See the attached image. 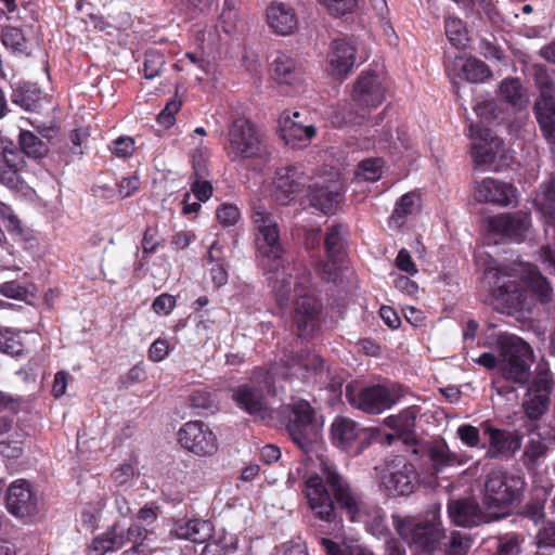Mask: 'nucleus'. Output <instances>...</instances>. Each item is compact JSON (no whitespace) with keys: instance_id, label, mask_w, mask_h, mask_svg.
<instances>
[{"instance_id":"f257e3e1","label":"nucleus","mask_w":555,"mask_h":555,"mask_svg":"<svg viewBox=\"0 0 555 555\" xmlns=\"http://www.w3.org/2000/svg\"><path fill=\"white\" fill-rule=\"evenodd\" d=\"M253 221L258 232V258L275 301L281 309L287 308L294 294L298 336L307 338L315 327L319 312L318 302L310 296V271L305 266H297L284 259L278 223L264 206H255Z\"/></svg>"},{"instance_id":"f03ea898","label":"nucleus","mask_w":555,"mask_h":555,"mask_svg":"<svg viewBox=\"0 0 555 555\" xmlns=\"http://www.w3.org/2000/svg\"><path fill=\"white\" fill-rule=\"evenodd\" d=\"M283 366L274 365L271 370L258 369L250 379L232 389V399L236 405L250 415L267 418L270 415L268 396L275 393L274 377L282 375L285 379L297 375L298 371L317 372L323 365L320 356L309 350H285Z\"/></svg>"},{"instance_id":"7ed1b4c3","label":"nucleus","mask_w":555,"mask_h":555,"mask_svg":"<svg viewBox=\"0 0 555 555\" xmlns=\"http://www.w3.org/2000/svg\"><path fill=\"white\" fill-rule=\"evenodd\" d=\"M320 470L332 487L339 507L351 521L362 522L366 530L378 539L389 535L386 515L379 506L363 501L328 460L320 459Z\"/></svg>"},{"instance_id":"20e7f679","label":"nucleus","mask_w":555,"mask_h":555,"mask_svg":"<svg viewBox=\"0 0 555 555\" xmlns=\"http://www.w3.org/2000/svg\"><path fill=\"white\" fill-rule=\"evenodd\" d=\"M525 486L520 476L492 469L485 477L482 502L489 509L504 513L520 500Z\"/></svg>"},{"instance_id":"39448f33","label":"nucleus","mask_w":555,"mask_h":555,"mask_svg":"<svg viewBox=\"0 0 555 555\" xmlns=\"http://www.w3.org/2000/svg\"><path fill=\"white\" fill-rule=\"evenodd\" d=\"M286 409L289 411L286 430L292 440L305 453L313 451L322 427L315 410L307 400L296 398L292 399Z\"/></svg>"},{"instance_id":"423d86ee","label":"nucleus","mask_w":555,"mask_h":555,"mask_svg":"<svg viewBox=\"0 0 555 555\" xmlns=\"http://www.w3.org/2000/svg\"><path fill=\"white\" fill-rule=\"evenodd\" d=\"M500 371L512 383L524 385L531 375L533 354L531 347L515 335H505L500 339Z\"/></svg>"},{"instance_id":"0eeeda50","label":"nucleus","mask_w":555,"mask_h":555,"mask_svg":"<svg viewBox=\"0 0 555 555\" xmlns=\"http://www.w3.org/2000/svg\"><path fill=\"white\" fill-rule=\"evenodd\" d=\"M225 152L232 160L258 158L266 160L269 151L257 128L248 119H235L228 131Z\"/></svg>"},{"instance_id":"6e6552de","label":"nucleus","mask_w":555,"mask_h":555,"mask_svg":"<svg viewBox=\"0 0 555 555\" xmlns=\"http://www.w3.org/2000/svg\"><path fill=\"white\" fill-rule=\"evenodd\" d=\"M539 96L533 104V112L543 134L550 143L555 144V83L547 68L533 64L530 68Z\"/></svg>"},{"instance_id":"1a4fd4ad","label":"nucleus","mask_w":555,"mask_h":555,"mask_svg":"<svg viewBox=\"0 0 555 555\" xmlns=\"http://www.w3.org/2000/svg\"><path fill=\"white\" fill-rule=\"evenodd\" d=\"M483 281L492 289L493 297L504 309L529 310L527 291L520 282L512 280L511 276L498 267H487L483 273Z\"/></svg>"},{"instance_id":"9d476101","label":"nucleus","mask_w":555,"mask_h":555,"mask_svg":"<svg viewBox=\"0 0 555 555\" xmlns=\"http://www.w3.org/2000/svg\"><path fill=\"white\" fill-rule=\"evenodd\" d=\"M402 393L398 386L372 385L354 392L347 386L346 397L356 409L367 414H380L395 405Z\"/></svg>"},{"instance_id":"9b49d317","label":"nucleus","mask_w":555,"mask_h":555,"mask_svg":"<svg viewBox=\"0 0 555 555\" xmlns=\"http://www.w3.org/2000/svg\"><path fill=\"white\" fill-rule=\"evenodd\" d=\"M308 188L312 207L325 215H333L337 211L345 194V183L338 170L331 168Z\"/></svg>"},{"instance_id":"f8f14e48","label":"nucleus","mask_w":555,"mask_h":555,"mask_svg":"<svg viewBox=\"0 0 555 555\" xmlns=\"http://www.w3.org/2000/svg\"><path fill=\"white\" fill-rule=\"evenodd\" d=\"M469 137L472 139L470 156L476 166L493 167L498 170L500 167L498 159H507L503 141L493 135L490 129L472 124Z\"/></svg>"},{"instance_id":"ddd939ff","label":"nucleus","mask_w":555,"mask_h":555,"mask_svg":"<svg viewBox=\"0 0 555 555\" xmlns=\"http://www.w3.org/2000/svg\"><path fill=\"white\" fill-rule=\"evenodd\" d=\"M5 503L8 511L18 518H34L43 506L38 491L24 479L11 483L7 491Z\"/></svg>"},{"instance_id":"4468645a","label":"nucleus","mask_w":555,"mask_h":555,"mask_svg":"<svg viewBox=\"0 0 555 555\" xmlns=\"http://www.w3.org/2000/svg\"><path fill=\"white\" fill-rule=\"evenodd\" d=\"M554 380L547 370L537 372L524 395L521 406L530 421L540 420L548 410Z\"/></svg>"},{"instance_id":"2eb2a0df","label":"nucleus","mask_w":555,"mask_h":555,"mask_svg":"<svg viewBox=\"0 0 555 555\" xmlns=\"http://www.w3.org/2000/svg\"><path fill=\"white\" fill-rule=\"evenodd\" d=\"M181 446L198 456L212 455L218 450V440L210 428L201 421L188 422L179 430Z\"/></svg>"},{"instance_id":"dca6fc26","label":"nucleus","mask_w":555,"mask_h":555,"mask_svg":"<svg viewBox=\"0 0 555 555\" xmlns=\"http://www.w3.org/2000/svg\"><path fill=\"white\" fill-rule=\"evenodd\" d=\"M310 178L296 166L280 168L273 181L272 194L282 205L289 204L305 188H308Z\"/></svg>"},{"instance_id":"f3484780","label":"nucleus","mask_w":555,"mask_h":555,"mask_svg":"<svg viewBox=\"0 0 555 555\" xmlns=\"http://www.w3.org/2000/svg\"><path fill=\"white\" fill-rule=\"evenodd\" d=\"M416 483V470L404 457L398 456L387 465V473L383 476V485L389 493L409 495L414 491Z\"/></svg>"},{"instance_id":"a211bd4d","label":"nucleus","mask_w":555,"mask_h":555,"mask_svg":"<svg viewBox=\"0 0 555 555\" xmlns=\"http://www.w3.org/2000/svg\"><path fill=\"white\" fill-rule=\"evenodd\" d=\"M305 493L310 509L320 520L326 522L335 521L336 512L334 501L322 477L317 474L309 476L306 480Z\"/></svg>"},{"instance_id":"6ab92c4d","label":"nucleus","mask_w":555,"mask_h":555,"mask_svg":"<svg viewBox=\"0 0 555 555\" xmlns=\"http://www.w3.org/2000/svg\"><path fill=\"white\" fill-rule=\"evenodd\" d=\"M386 95V89L377 74L362 73L353 85L352 101L362 108H375L380 105Z\"/></svg>"},{"instance_id":"aec40b11","label":"nucleus","mask_w":555,"mask_h":555,"mask_svg":"<svg viewBox=\"0 0 555 555\" xmlns=\"http://www.w3.org/2000/svg\"><path fill=\"white\" fill-rule=\"evenodd\" d=\"M356 62V48L346 39L332 41L327 55V74L335 79H345Z\"/></svg>"},{"instance_id":"412c9836","label":"nucleus","mask_w":555,"mask_h":555,"mask_svg":"<svg viewBox=\"0 0 555 555\" xmlns=\"http://www.w3.org/2000/svg\"><path fill=\"white\" fill-rule=\"evenodd\" d=\"M530 224V214L521 210L500 214L489 219V227L493 232L515 242H521L525 238Z\"/></svg>"},{"instance_id":"4be33fe9","label":"nucleus","mask_w":555,"mask_h":555,"mask_svg":"<svg viewBox=\"0 0 555 555\" xmlns=\"http://www.w3.org/2000/svg\"><path fill=\"white\" fill-rule=\"evenodd\" d=\"M24 164V157L12 143L0 146V183L11 190H23L21 170Z\"/></svg>"},{"instance_id":"5701e85b","label":"nucleus","mask_w":555,"mask_h":555,"mask_svg":"<svg viewBox=\"0 0 555 555\" xmlns=\"http://www.w3.org/2000/svg\"><path fill=\"white\" fill-rule=\"evenodd\" d=\"M474 197L479 203L507 206L515 199L516 190L509 183L493 178H485L480 182H475Z\"/></svg>"},{"instance_id":"b1692460","label":"nucleus","mask_w":555,"mask_h":555,"mask_svg":"<svg viewBox=\"0 0 555 555\" xmlns=\"http://www.w3.org/2000/svg\"><path fill=\"white\" fill-rule=\"evenodd\" d=\"M448 515L455 526L465 528L476 527L490 520L478 503L470 499L451 500L448 503Z\"/></svg>"},{"instance_id":"393cba45","label":"nucleus","mask_w":555,"mask_h":555,"mask_svg":"<svg viewBox=\"0 0 555 555\" xmlns=\"http://www.w3.org/2000/svg\"><path fill=\"white\" fill-rule=\"evenodd\" d=\"M485 434L489 436V447L486 452L489 459H508L521 447L520 438L512 431L487 426Z\"/></svg>"},{"instance_id":"a878e982","label":"nucleus","mask_w":555,"mask_h":555,"mask_svg":"<svg viewBox=\"0 0 555 555\" xmlns=\"http://www.w3.org/2000/svg\"><path fill=\"white\" fill-rule=\"evenodd\" d=\"M443 537L444 532L436 513L431 514V519L427 518L416 524L411 530L412 543L427 554L435 550Z\"/></svg>"},{"instance_id":"bb28decb","label":"nucleus","mask_w":555,"mask_h":555,"mask_svg":"<svg viewBox=\"0 0 555 555\" xmlns=\"http://www.w3.org/2000/svg\"><path fill=\"white\" fill-rule=\"evenodd\" d=\"M427 455L436 473H441L446 468L462 466L469 461L464 452L452 451L443 440L431 442L427 449Z\"/></svg>"},{"instance_id":"cd10ccee","label":"nucleus","mask_w":555,"mask_h":555,"mask_svg":"<svg viewBox=\"0 0 555 555\" xmlns=\"http://www.w3.org/2000/svg\"><path fill=\"white\" fill-rule=\"evenodd\" d=\"M279 121L283 140L294 147L306 146L317 133L314 126H305L301 121L292 119L289 111L283 112Z\"/></svg>"},{"instance_id":"c85d7f7f","label":"nucleus","mask_w":555,"mask_h":555,"mask_svg":"<svg viewBox=\"0 0 555 555\" xmlns=\"http://www.w3.org/2000/svg\"><path fill=\"white\" fill-rule=\"evenodd\" d=\"M273 79L280 85L293 86L299 82L304 75L301 64L287 53L280 52L271 63Z\"/></svg>"},{"instance_id":"c756f323","label":"nucleus","mask_w":555,"mask_h":555,"mask_svg":"<svg viewBox=\"0 0 555 555\" xmlns=\"http://www.w3.org/2000/svg\"><path fill=\"white\" fill-rule=\"evenodd\" d=\"M269 26L279 35L287 36L297 28V17L294 10L282 2L272 3L267 11Z\"/></svg>"},{"instance_id":"7c9ffc66","label":"nucleus","mask_w":555,"mask_h":555,"mask_svg":"<svg viewBox=\"0 0 555 555\" xmlns=\"http://www.w3.org/2000/svg\"><path fill=\"white\" fill-rule=\"evenodd\" d=\"M418 412L420 409L417 406H409L397 415L386 417L384 423L387 427L397 433L398 438H401L404 443H408L413 438Z\"/></svg>"},{"instance_id":"2f4dec72","label":"nucleus","mask_w":555,"mask_h":555,"mask_svg":"<svg viewBox=\"0 0 555 555\" xmlns=\"http://www.w3.org/2000/svg\"><path fill=\"white\" fill-rule=\"evenodd\" d=\"M362 434L363 429L354 421L344 416L336 417L331 427L333 442L344 450L351 448Z\"/></svg>"},{"instance_id":"473e14b6","label":"nucleus","mask_w":555,"mask_h":555,"mask_svg":"<svg viewBox=\"0 0 555 555\" xmlns=\"http://www.w3.org/2000/svg\"><path fill=\"white\" fill-rule=\"evenodd\" d=\"M499 94L512 107L521 111L530 102L527 89L518 78H505L499 85Z\"/></svg>"},{"instance_id":"72a5a7b5","label":"nucleus","mask_w":555,"mask_h":555,"mask_svg":"<svg viewBox=\"0 0 555 555\" xmlns=\"http://www.w3.org/2000/svg\"><path fill=\"white\" fill-rule=\"evenodd\" d=\"M521 282L539 302L548 304L552 301L553 288L548 281L534 267H528Z\"/></svg>"},{"instance_id":"f704fd0d","label":"nucleus","mask_w":555,"mask_h":555,"mask_svg":"<svg viewBox=\"0 0 555 555\" xmlns=\"http://www.w3.org/2000/svg\"><path fill=\"white\" fill-rule=\"evenodd\" d=\"M175 533L179 539L190 540L194 543H205L212 535V526L207 520H189L177 525Z\"/></svg>"},{"instance_id":"c9c22d12","label":"nucleus","mask_w":555,"mask_h":555,"mask_svg":"<svg viewBox=\"0 0 555 555\" xmlns=\"http://www.w3.org/2000/svg\"><path fill=\"white\" fill-rule=\"evenodd\" d=\"M454 65L460 70V77L469 82H482L492 75L488 65L475 57L457 59Z\"/></svg>"},{"instance_id":"e433bc0d","label":"nucleus","mask_w":555,"mask_h":555,"mask_svg":"<svg viewBox=\"0 0 555 555\" xmlns=\"http://www.w3.org/2000/svg\"><path fill=\"white\" fill-rule=\"evenodd\" d=\"M125 545L124 531L114 525L92 541L91 551L94 555H104L109 551L121 548Z\"/></svg>"},{"instance_id":"4c0bfd02","label":"nucleus","mask_w":555,"mask_h":555,"mask_svg":"<svg viewBox=\"0 0 555 555\" xmlns=\"http://www.w3.org/2000/svg\"><path fill=\"white\" fill-rule=\"evenodd\" d=\"M347 228L344 224H333L325 235V249L328 259H336L345 249Z\"/></svg>"},{"instance_id":"58836bf2","label":"nucleus","mask_w":555,"mask_h":555,"mask_svg":"<svg viewBox=\"0 0 555 555\" xmlns=\"http://www.w3.org/2000/svg\"><path fill=\"white\" fill-rule=\"evenodd\" d=\"M533 202L541 214L545 216L546 222L555 227V188L551 184L543 185Z\"/></svg>"},{"instance_id":"ea45409f","label":"nucleus","mask_w":555,"mask_h":555,"mask_svg":"<svg viewBox=\"0 0 555 555\" xmlns=\"http://www.w3.org/2000/svg\"><path fill=\"white\" fill-rule=\"evenodd\" d=\"M20 145L23 153L33 158L43 157L49 152L47 142L27 130L21 131Z\"/></svg>"},{"instance_id":"a19ab883","label":"nucleus","mask_w":555,"mask_h":555,"mask_svg":"<svg viewBox=\"0 0 555 555\" xmlns=\"http://www.w3.org/2000/svg\"><path fill=\"white\" fill-rule=\"evenodd\" d=\"M472 546V538L466 533L452 531L443 544V555H467Z\"/></svg>"},{"instance_id":"79ce46f5","label":"nucleus","mask_w":555,"mask_h":555,"mask_svg":"<svg viewBox=\"0 0 555 555\" xmlns=\"http://www.w3.org/2000/svg\"><path fill=\"white\" fill-rule=\"evenodd\" d=\"M524 538L517 533H506L495 539V553L493 555H519Z\"/></svg>"},{"instance_id":"37998d69","label":"nucleus","mask_w":555,"mask_h":555,"mask_svg":"<svg viewBox=\"0 0 555 555\" xmlns=\"http://www.w3.org/2000/svg\"><path fill=\"white\" fill-rule=\"evenodd\" d=\"M23 350L20 332L0 327V351L10 356H20Z\"/></svg>"},{"instance_id":"c03bdc74","label":"nucleus","mask_w":555,"mask_h":555,"mask_svg":"<svg viewBox=\"0 0 555 555\" xmlns=\"http://www.w3.org/2000/svg\"><path fill=\"white\" fill-rule=\"evenodd\" d=\"M1 38H2L3 44L7 48H10L14 52H17L21 54H29L28 49H27V40L21 29L13 27V26L5 27L2 30Z\"/></svg>"},{"instance_id":"a18cd8bd","label":"nucleus","mask_w":555,"mask_h":555,"mask_svg":"<svg viewBox=\"0 0 555 555\" xmlns=\"http://www.w3.org/2000/svg\"><path fill=\"white\" fill-rule=\"evenodd\" d=\"M418 205V196L414 193L404 194L397 203L391 215V221L397 225L403 223L404 218L411 215Z\"/></svg>"},{"instance_id":"49530a36","label":"nucleus","mask_w":555,"mask_h":555,"mask_svg":"<svg viewBox=\"0 0 555 555\" xmlns=\"http://www.w3.org/2000/svg\"><path fill=\"white\" fill-rule=\"evenodd\" d=\"M446 35L455 47H464L467 41V31L463 22L457 17L449 16L446 18Z\"/></svg>"},{"instance_id":"de8ad7c7","label":"nucleus","mask_w":555,"mask_h":555,"mask_svg":"<svg viewBox=\"0 0 555 555\" xmlns=\"http://www.w3.org/2000/svg\"><path fill=\"white\" fill-rule=\"evenodd\" d=\"M219 21L224 33L232 34L236 30L240 20L235 0H224Z\"/></svg>"},{"instance_id":"09e8293b","label":"nucleus","mask_w":555,"mask_h":555,"mask_svg":"<svg viewBox=\"0 0 555 555\" xmlns=\"http://www.w3.org/2000/svg\"><path fill=\"white\" fill-rule=\"evenodd\" d=\"M192 408L214 412L217 409L212 392L207 389H196L189 397Z\"/></svg>"},{"instance_id":"8fccbe9b","label":"nucleus","mask_w":555,"mask_h":555,"mask_svg":"<svg viewBox=\"0 0 555 555\" xmlns=\"http://www.w3.org/2000/svg\"><path fill=\"white\" fill-rule=\"evenodd\" d=\"M382 175V160L378 158H370L362 160L356 171L359 179L365 181H376Z\"/></svg>"},{"instance_id":"3c124183","label":"nucleus","mask_w":555,"mask_h":555,"mask_svg":"<svg viewBox=\"0 0 555 555\" xmlns=\"http://www.w3.org/2000/svg\"><path fill=\"white\" fill-rule=\"evenodd\" d=\"M547 452V446L540 438H531L525 450L527 465H535L537 462L544 457Z\"/></svg>"},{"instance_id":"603ef678","label":"nucleus","mask_w":555,"mask_h":555,"mask_svg":"<svg viewBox=\"0 0 555 555\" xmlns=\"http://www.w3.org/2000/svg\"><path fill=\"white\" fill-rule=\"evenodd\" d=\"M164 57L157 52H147L144 60V76L146 79L157 77L164 66Z\"/></svg>"},{"instance_id":"864d4df0","label":"nucleus","mask_w":555,"mask_h":555,"mask_svg":"<svg viewBox=\"0 0 555 555\" xmlns=\"http://www.w3.org/2000/svg\"><path fill=\"white\" fill-rule=\"evenodd\" d=\"M457 438L467 447L475 448L479 446V429L473 425L464 424L456 429Z\"/></svg>"},{"instance_id":"5fc2aeb1","label":"nucleus","mask_w":555,"mask_h":555,"mask_svg":"<svg viewBox=\"0 0 555 555\" xmlns=\"http://www.w3.org/2000/svg\"><path fill=\"white\" fill-rule=\"evenodd\" d=\"M496 103L491 98H480L474 105L476 114L488 121L496 117Z\"/></svg>"},{"instance_id":"6e6d98bb","label":"nucleus","mask_w":555,"mask_h":555,"mask_svg":"<svg viewBox=\"0 0 555 555\" xmlns=\"http://www.w3.org/2000/svg\"><path fill=\"white\" fill-rule=\"evenodd\" d=\"M217 219L224 225L230 227L236 223L240 219V210L232 204H223L217 209Z\"/></svg>"},{"instance_id":"4d7b16f0","label":"nucleus","mask_w":555,"mask_h":555,"mask_svg":"<svg viewBox=\"0 0 555 555\" xmlns=\"http://www.w3.org/2000/svg\"><path fill=\"white\" fill-rule=\"evenodd\" d=\"M150 533H152V531L147 528H144L138 524H132L124 532L125 544L131 542L133 545H139V548H141V543L147 538Z\"/></svg>"},{"instance_id":"13d9d810","label":"nucleus","mask_w":555,"mask_h":555,"mask_svg":"<svg viewBox=\"0 0 555 555\" xmlns=\"http://www.w3.org/2000/svg\"><path fill=\"white\" fill-rule=\"evenodd\" d=\"M181 105L182 102L180 100H171L168 102L157 116L158 122L166 128L172 126L175 122V115L179 112Z\"/></svg>"},{"instance_id":"bf43d9fd","label":"nucleus","mask_w":555,"mask_h":555,"mask_svg":"<svg viewBox=\"0 0 555 555\" xmlns=\"http://www.w3.org/2000/svg\"><path fill=\"white\" fill-rule=\"evenodd\" d=\"M334 15H344L352 11L356 0H319Z\"/></svg>"},{"instance_id":"052dcab7","label":"nucleus","mask_w":555,"mask_h":555,"mask_svg":"<svg viewBox=\"0 0 555 555\" xmlns=\"http://www.w3.org/2000/svg\"><path fill=\"white\" fill-rule=\"evenodd\" d=\"M538 545L541 547L555 546V522H547L537 534Z\"/></svg>"},{"instance_id":"680f3d73","label":"nucleus","mask_w":555,"mask_h":555,"mask_svg":"<svg viewBox=\"0 0 555 555\" xmlns=\"http://www.w3.org/2000/svg\"><path fill=\"white\" fill-rule=\"evenodd\" d=\"M176 306V299L169 294H162L153 301L152 308L157 314H168Z\"/></svg>"},{"instance_id":"e2e57ef3","label":"nucleus","mask_w":555,"mask_h":555,"mask_svg":"<svg viewBox=\"0 0 555 555\" xmlns=\"http://www.w3.org/2000/svg\"><path fill=\"white\" fill-rule=\"evenodd\" d=\"M112 151L118 157H128L134 151V141L130 137L119 138L114 141Z\"/></svg>"},{"instance_id":"0e129e2a","label":"nucleus","mask_w":555,"mask_h":555,"mask_svg":"<svg viewBox=\"0 0 555 555\" xmlns=\"http://www.w3.org/2000/svg\"><path fill=\"white\" fill-rule=\"evenodd\" d=\"M192 192L198 201L205 202L212 194V185L206 180V178H195V181L192 184Z\"/></svg>"},{"instance_id":"69168bd1","label":"nucleus","mask_w":555,"mask_h":555,"mask_svg":"<svg viewBox=\"0 0 555 555\" xmlns=\"http://www.w3.org/2000/svg\"><path fill=\"white\" fill-rule=\"evenodd\" d=\"M135 475V468L131 464L119 465L112 474L117 486L127 483Z\"/></svg>"},{"instance_id":"338daca9","label":"nucleus","mask_w":555,"mask_h":555,"mask_svg":"<svg viewBox=\"0 0 555 555\" xmlns=\"http://www.w3.org/2000/svg\"><path fill=\"white\" fill-rule=\"evenodd\" d=\"M169 352V345L166 339H156L149 350V358L154 362L164 360Z\"/></svg>"},{"instance_id":"774afa93","label":"nucleus","mask_w":555,"mask_h":555,"mask_svg":"<svg viewBox=\"0 0 555 555\" xmlns=\"http://www.w3.org/2000/svg\"><path fill=\"white\" fill-rule=\"evenodd\" d=\"M540 260L544 266V270L551 274H555V249L551 246H543L540 250Z\"/></svg>"}]
</instances>
